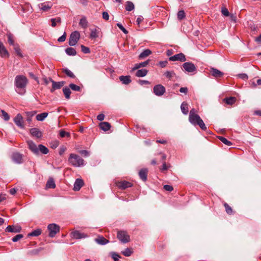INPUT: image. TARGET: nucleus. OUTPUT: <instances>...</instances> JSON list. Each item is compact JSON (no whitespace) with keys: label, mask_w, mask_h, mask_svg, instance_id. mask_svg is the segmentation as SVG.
Masks as SVG:
<instances>
[{"label":"nucleus","mask_w":261,"mask_h":261,"mask_svg":"<svg viewBox=\"0 0 261 261\" xmlns=\"http://www.w3.org/2000/svg\"><path fill=\"white\" fill-rule=\"evenodd\" d=\"M47 229L49 230V236L51 238L54 237L56 234L60 231V226L56 224H50L47 226Z\"/></svg>","instance_id":"5"},{"label":"nucleus","mask_w":261,"mask_h":261,"mask_svg":"<svg viewBox=\"0 0 261 261\" xmlns=\"http://www.w3.org/2000/svg\"><path fill=\"white\" fill-rule=\"evenodd\" d=\"M51 22V25L52 27H55L57 26V23H61V18L60 17L53 18L50 19Z\"/></svg>","instance_id":"36"},{"label":"nucleus","mask_w":261,"mask_h":261,"mask_svg":"<svg viewBox=\"0 0 261 261\" xmlns=\"http://www.w3.org/2000/svg\"><path fill=\"white\" fill-rule=\"evenodd\" d=\"M28 83V80L23 75H18L15 77V90L19 95H24L26 92L25 88Z\"/></svg>","instance_id":"1"},{"label":"nucleus","mask_w":261,"mask_h":261,"mask_svg":"<svg viewBox=\"0 0 261 261\" xmlns=\"http://www.w3.org/2000/svg\"><path fill=\"white\" fill-rule=\"evenodd\" d=\"M169 60L172 61H179L185 62L186 60L185 56L182 53L176 54L169 58Z\"/></svg>","instance_id":"12"},{"label":"nucleus","mask_w":261,"mask_h":261,"mask_svg":"<svg viewBox=\"0 0 261 261\" xmlns=\"http://www.w3.org/2000/svg\"><path fill=\"white\" fill-rule=\"evenodd\" d=\"M23 236L22 234H17L16 236L12 238V241L14 242H16L20 239L23 238Z\"/></svg>","instance_id":"55"},{"label":"nucleus","mask_w":261,"mask_h":261,"mask_svg":"<svg viewBox=\"0 0 261 261\" xmlns=\"http://www.w3.org/2000/svg\"><path fill=\"white\" fill-rule=\"evenodd\" d=\"M135 8V6L134 4L130 1H127L125 5V9L127 11H131L133 10Z\"/></svg>","instance_id":"38"},{"label":"nucleus","mask_w":261,"mask_h":261,"mask_svg":"<svg viewBox=\"0 0 261 261\" xmlns=\"http://www.w3.org/2000/svg\"><path fill=\"white\" fill-rule=\"evenodd\" d=\"M180 109H181L182 113L184 114H185V115L188 114L189 110H188V104L186 102H183L181 103V106H180Z\"/></svg>","instance_id":"33"},{"label":"nucleus","mask_w":261,"mask_h":261,"mask_svg":"<svg viewBox=\"0 0 261 261\" xmlns=\"http://www.w3.org/2000/svg\"><path fill=\"white\" fill-rule=\"evenodd\" d=\"M133 252L130 249L127 248L122 251V254L125 256H129L132 254Z\"/></svg>","instance_id":"45"},{"label":"nucleus","mask_w":261,"mask_h":261,"mask_svg":"<svg viewBox=\"0 0 261 261\" xmlns=\"http://www.w3.org/2000/svg\"><path fill=\"white\" fill-rule=\"evenodd\" d=\"M149 60H146L144 62H141L139 63L135 64L134 65V67L132 68V71L136 70L137 69H138L139 68L141 67H146L149 63Z\"/></svg>","instance_id":"23"},{"label":"nucleus","mask_w":261,"mask_h":261,"mask_svg":"<svg viewBox=\"0 0 261 261\" xmlns=\"http://www.w3.org/2000/svg\"><path fill=\"white\" fill-rule=\"evenodd\" d=\"M200 119L201 118L197 114L193 115L191 117H189V120L190 123L194 125H196L197 122H198Z\"/></svg>","instance_id":"29"},{"label":"nucleus","mask_w":261,"mask_h":261,"mask_svg":"<svg viewBox=\"0 0 261 261\" xmlns=\"http://www.w3.org/2000/svg\"><path fill=\"white\" fill-rule=\"evenodd\" d=\"M153 90L154 94L158 96H162L166 91L165 88L161 84L154 86Z\"/></svg>","instance_id":"7"},{"label":"nucleus","mask_w":261,"mask_h":261,"mask_svg":"<svg viewBox=\"0 0 261 261\" xmlns=\"http://www.w3.org/2000/svg\"><path fill=\"white\" fill-rule=\"evenodd\" d=\"M39 151L42 154H46L48 153L49 150L45 146L42 144H39L38 145V153L39 152Z\"/></svg>","instance_id":"31"},{"label":"nucleus","mask_w":261,"mask_h":261,"mask_svg":"<svg viewBox=\"0 0 261 261\" xmlns=\"http://www.w3.org/2000/svg\"><path fill=\"white\" fill-rule=\"evenodd\" d=\"M41 233V230L40 229H37L28 234V237H37L39 236Z\"/></svg>","instance_id":"41"},{"label":"nucleus","mask_w":261,"mask_h":261,"mask_svg":"<svg viewBox=\"0 0 261 261\" xmlns=\"http://www.w3.org/2000/svg\"><path fill=\"white\" fill-rule=\"evenodd\" d=\"M48 116V113L44 112L41 114H38L36 118L38 121H43Z\"/></svg>","instance_id":"32"},{"label":"nucleus","mask_w":261,"mask_h":261,"mask_svg":"<svg viewBox=\"0 0 261 261\" xmlns=\"http://www.w3.org/2000/svg\"><path fill=\"white\" fill-rule=\"evenodd\" d=\"M42 250L41 248L34 249L29 251L28 254L30 255H36L39 254V253Z\"/></svg>","instance_id":"42"},{"label":"nucleus","mask_w":261,"mask_h":261,"mask_svg":"<svg viewBox=\"0 0 261 261\" xmlns=\"http://www.w3.org/2000/svg\"><path fill=\"white\" fill-rule=\"evenodd\" d=\"M102 18L106 20H108L109 19V15L107 12H103Z\"/></svg>","instance_id":"61"},{"label":"nucleus","mask_w":261,"mask_h":261,"mask_svg":"<svg viewBox=\"0 0 261 261\" xmlns=\"http://www.w3.org/2000/svg\"><path fill=\"white\" fill-rule=\"evenodd\" d=\"M9 56V54L2 42H0V56L6 57Z\"/></svg>","instance_id":"25"},{"label":"nucleus","mask_w":261,"mask_h":261,"mask_svg":"<svg viewBox=\"0 0 261 261\" xmlns=\"http://www.w3.org/2000/svg\"><path fill=\"white\" fill-rule=\"evenodd\" d=\"M164 75L167 77L169 79H172L173 77H174L175 75V73L174 72L173 70H170V71H166Z\"/></svg>","instance_id":"43"},{"label":"nucleus","mask_w":261,"mask_h":261,"mask_svg":"<svg viewBox=\"0 0 261 261\" xmlns=\"http://www.w3.org/2000/svg\"><path fill=\"white\" fill-rule=\"evenodd\" d=\"M185 17V13L184 10H180L177 13V18L179 20H182Z\"/></svg>","instance_id":"51"},{"label":"nucleus","mask_w":261,"mask_h":261,"mask_svg":"<svg viewBox=\"0 0 261 261\" xmlns=\"http://www.w3.org/2000/svg\"><path fill=\"white\" fill-rule=\"evenodd\" d=\"M99 127L103 131H108L111 128V125L109 122H101L99 124Z\"/></svg>","instance_id":"28"},{"label":"nucleus","mask_w":261,"mask_h":261,"mask_svg":"<svg viewBox=\"0 0 261 261\" xmlns=\"http://www.w3.org/2000/svg\"><path fill=\"white\" fill-rule=\"evenodd\" d=\"M68 161L70 164L75 167L84 166L85 165L84 160L79 155L74 153L70 154Z\"/></svg>","instance_id":"2"},{"label":"nucleus","mask_w":261,"mask_h":261,"mask_svg":"<svg viewBox=\"0 0 261 261\" xmlns=\"http://www.w3.org/2000/svg\"><path fill=\"white\" fill-rule=\"evenodd\" d=\"M28 145L29 148L36 155L38 154V146H37L36 144L32 140L28 141Z\"/></svg>","instance_id":"13"},{"label":"nucleus","mask_w":261,"mask_h":261,"mask_svg":"<svg viewBox=\"0 0 261 261\" xmlns=\"http://www.w3.org/2000/svg\"><path fill=\"white\" fill-rule=\"evenodd\" d=\"M64 72L69 77L71 78H74L75 75L69 69L66 68L63 69Z\"/></svg>","instance_id":"47"},{"label":"nucleus","mask_w":261,"mask_h":261,"mask_svg":"<svg viewBox=\"0 0 261 261\" xmlns=\"http://www.w3.org/2000/svg\"><path fill=\"white\" fill-rule=\"evenodd\" d=\"M218 138L222 142H223L225 145H227L228 146L232 145V143L230 141H228L226 138L220 136Z\"/></svg>","instance_id":"44"},{"label":"nucleus","mask_w":261,"mask_h":261,"mask_svg":"<svg viewBox=\"0 0 261 261\" xmlns=\"http://www.w3.org/2000/svg\"><path fill=\"white\" fill-rule=\"evenodd\" d=\"M36 113V111L26 112L25 114L27 116V121L29 123L31 122L32 121V118Z\"/></svg>","instance_id":"37"},{"label":"nucleus","mask_w":261,"mask_h":261,"mask_svg":"<svg viewBox=\"0 0 261 261\" xmlns=\"http://www.w3.org/2000/svg\"><path fill=\"white\" fill-rule=\"evenodd\" d=\"M224 100L227 105H232L236 101V98L234 97H229L225 98Z\"/></svg>","instance_id":"39"},{"label":"nucleus","mask_w":261,"mask_h":261,"mask_svg":"<svg viewBox=\"0 0 261 261\" xmlns=\"http://www.w3.org/2000/svg\"><path fill=\"white\" fill-rule=\"evenodd\" d=\"M79 25L83 29H86L88 27V22L86 16H82L80 20Z\"/></svg>","instance_id":"20"},{"label":"nucleus","mask_w":261,"mask_h":261,"mask_svg":"<svg viewBox=\"0 0 261 261\" xmlns=\"http://www.w3.org/2000/svg\"><path fill=\"white\" fill-rule=\"evenodd\" d=\"M211 73L213 76L216 77H220L223 75V73L221 71L213 68H212L211 70Z\"/></svg>","instance_id":"27"},{"label":"nucleus","mask_w":261,"mask_h":261,"mask_svg":"<svg viewBox=\"0 0 261 261\" xmlns=\"http://www.w3.org/2000/svg\"><path fill=\"white\" fill-rule=\"evenodd\" d=\"M52 83V88L50 90L51 92H53L55 90L61 88L65 84L64 81L55 82L52 79L49 80Z\"/></svg>","instance_id":"10"},{"label":"nucleus","mask_w":261,"mask_h":261,"mask_svg":"<svg viewBox=\"0 0 261 261\" xmlns=\"http://www.w3.org/2000/svg\"><path fill=\"white\" fill-rule=\"evenodd\" d=\"M60 136L62 138L65 137L66 136L69 137L70 134L69 133H67V132L63 130H61L60 132Z\"/></svg>","instance_id":"58"},{"label":"nucleus","mask_w":261,"mask_h":261,"mask_svg":"<svg viewBox=\"0 0 261 261\" xmlns=\"http://www.w3.org/2000/svg\"><path fill=\"white\" fill-rule=\"evenodd\" d=\"M30 134L37 138H40L42 134L38 128H32L30 130Z\"/></svg>","instance_id":"16"},{"label":"nucleus","mask_w":261,"mask_h":261,"mask_svg":"<svg viewBox=\"0 0 261 261\" xmlns=\"http://www.w3.org/2000/svg\"><path fill=\"white\" fill-rule=\"evenodd\" d=\"M224 205V207L225 208V210H226V213L228 214H229V215L232 214V210L229 206V205L227 203H225Z\"/></svg>","instance_id":"49"},{"label":"nucleus","mask_w":261,"mask_h":261,"mask_svg":"<svg viewBox=\"0 0 261 261\" xmlns=\"http://www.w3.org/2000/svg\"><path fill=\"white\" fill-rule=\"evenodd\" d=\"M81 50H82V51L84 53V54H88V53H90V49L88 47H86L83 45H82L81 46Z\"/></svg>","instance_id":"54"},{"label":"nucleus","mask_w":261,"mask_h":261,"mask_svg":"<svg viewBox=\"0 0 261 261\" xmlns=\"http://www.w3.org/2000/svg\"><path fill=\"white\" fill-rule=\"evenodd\" d=\"M15 124L21 129L24 128V120L22 115L19 113L14 118Z\"/></svg>","instance_id":"8"},{"label":"nucleus","mask_w":261,"mask_h":261,"mask_svg":"<svg viewBox=\"0 0 261 261\" xmlns=\"http://www.w3.org/2000/svg\"><path fill=\"white\" fill-rule=\"evenodd\" d=\"M95 241L99 245H104L109 243V240L105 239L102 236H98L97 238L95 239Z\"/></svg>","instance_id":"22"},{"label":"nucleus","mask_w":261,"mask_h":261,"mask_svg":"<svg viewBox=\"0 0 261 261\" xmlns=\"http://www.w3.org/2000/svg\"><path fill=\"white\" fill-rule=\"evenodd\" d=\"M138 82L140 85H143L145 84H150L149 82L148 81H146V80H140L138 81Z\"/></svg>","instance_id":"62"},{"label":"nucleus","mask_w":261,"mask_h":261,"mask_svg":"<svg viewBox=\"0 0 261 261\" xmlns=\"http://www.w3.org/2000/svg\"><path fill=\"white\" fill-rule=\"evenodd\" d=\"M80 153L84 155L85 157L89 156V152L86 150H81L79 151Z\"/></svg>","instance_id":"59"},{"label":"nucleus","mask_w":261,"mask_h":261,"mask_svg":"<svg viewBox=\"0 0 261 261\" xmlns=\"http://www.w3.org/2000/svg\"><path fill=\"white\" fill-rule=\"evenodd\" d=\"M2 115L4 117V119L6 121H8L10 119V116L9 114L6 112L4 110H2Z\"/></svg>","instance_id":"56"},{"label":"nucleus","mask_w":261,"mask_h":261,"mask_svg":"<svg viewBox=\"0 0 261 261\" xmlns=\"http://www.w3.org/2000/svg\"><path fill=\"white\" fill-rule=\"evenodd\" d=\"M118 188L121 189H125L127 188L132 187V185L130 182L126 181H122L119 182L117 184Z\"/></svg>","instance_id":"19"},{"label":"nucleus","mask_w":261,"mask_h":261,"mask_svg":"<svg viewBox=\"0 0 261 261\" xmlns=\"http://www.w3.org/2000/svg\"><path fill=\"white\" fill-rule=\"evenodd\" d=\"M148 170L146 168H143L140 170L139 175L140 178L144 181L147 179Z\"/></svg>","instance_id":"21"},{"label":"nucleus","mask_w":261,"mask_h":261,"mask_svg":"<svg viewBox=\"0 0 261 261\" xmlns=\"http://www.w3.org/2000/svg\"><path fill=\"white\" fill-rule=\"evenodd\" d=\"M70 88H71L73 91H80L81 90V88L80 86L76 85L74 84H70L69 85Z\"/></svg>","instance_id":"48"},{"label":"nucleus","mask_w":261,"mask_h":261,"mask_svg":"<svg viewBox=\"0 0 261 261\" xmlns=\"http://www.w3.org/2000/svg\"><path fill=\"white\" fill-rule=\"evenodd\" d=\"M46 187L47 188L54 189L56 187V184L54 180L52 178H50L47 181Z\"/></svg>","instance_id":"35"},{"label":"nucleus","mask_w":261,"mask_h":261,"mask_svg":"<svg viewBox=\"0 0 261 261\" xmlns=\"http://www.w3.org/2000/svg\"><path fill=\"white\" fill-rule=\"evenodd\" d=\"M164 189L167 191H169V192H171L172 191H173V188L172 187V186H170V185H165L164 186Z\"/></svg>","instance_id":"60"},{"label":"nucleus","mask_w":261,"mask_h":261,"mask_svg":"<svg viewBox=\"0 0 261 261\" xmlns=\"http://www.w3.org/2000/svg\"><path fill=\"white\" fill-rule=\"evenodd\" d=\"M152 53L151 51L149 49L144 50L139 56L138 58L142 60L149 56Z\"/></svg>","instance_id":"24"},{"label":"nucleus","mask_w":261,"mask_h":261,"mask_svg":"<svg viewBox=\"0 0 261 261\" xmlns=\"http://www.w3.org/2000/svg\"><path fill=\"white\" fill-rule=\"evenodd\" d=\"M63 92L65 95L66 99H69L70 98L71 91L70 88L65 87L63 89Z\"/></svg>","instance_id":"40"},{"label":"nucleus","mask_w":261,"mask_h":261,"mask_svg":"<svg viewBox=\"0 0 261 261\" xmlns=\"http://www.w3.org/2000/svg\"><path fill=\"white\" fill-rule=\"evenodd\" d=\"M65 53L68 56H74L76 55L75 49L72 47H68L65 49Z\"/></svg>","instance_id":"34"},{"label":"nucleus","mask_w":261,"mask_h":261,"mask_svg":"<svg viewBox=\"0 0 261 261\" xmlns=\"http://www.w3.org/2000/svg\"><path fill=\"white\" fill-rule=\"evenodd\" d=\"M83 184L84 182L82 179L80 178L76 179L74 184L73 190L75 191H79L83 186Z\"/></svg>","instance_id":"18"},{"label":"nucleus","mask_w":261,"mask_h":261,"mask_svg":"<svg viewBox=\"0 0 261 261\" xmlns=\"http://www.w3.org/2000/svg\"><path fill=\"white\" fill-rule=\"evenodd\" d=\"M118 239L123 243L129 241V236L125 231H119L117 233Z\"/></svg>","instance_id":"6"},{"label":"nucleus","mask_w":261,"mask_h":261,"mask_svg":"<svg viewBox=\"0 0 261 261\" xmlns=\"http://www.w3.org/2000/svg\"><path fill=\"white\" fill-rule=\"evenodd\" d=\"M182 68L187 73H190L191 74H194L197 70L195 65L191 62H185L182 64Z\"/></svg>","instance_id":"3"},{"label":"nucleus","mask_w":261,"mask_h":261,"mask_svg":"<svg viewBox=\"0 0 261 261\" xmlns=\"http://www.w3.org/2000/svg\"><path fill=\"white\" fill-rule=\"evenodd\" d=\"M8 42L11 45H14V41L13 39V38L11 35H9L8 36Z\"/></svg>","instance_id":"63"},{"label":"nucleus","mask_w":261,"mask_h":261,"mask_svg":"<svg viewBox=\"0 0 261 261\" xmlns=\"http://www.w3.org/2000/svg\"><path fill=\"white\" fill-rule=\"evenodd\" d=\"M38 6L40 10H42L44 11H46L51 8L52 5L50 4L49 2H46L43 3L39 4Z\"/></svg>","instance_id":"15"},{"label":"nucleus","mask_w":261,"mask_h":261,"mask_svg":"<svg viewBox=\"0 0 261 261\" xmlns=\"http://www.w3.org/2000/svg\"><path fill=\"white\" fill-rule=\"evenodd\" d=\"M119 80L122 83V84H125V85H128L132 81V80L130 79V76L129 75H126V76L121 75L119 77Z\"/></svg>","instance_id":"26"},{"label":"nucleus","mask_w":261,"mask_h":261,"mask_svg":"<svg viewBox=\"0 0 261 261\" xmlns=\"http://www.w3.org/2000/svg\"><path fill=\"white\" fill-rule=\"evenodd\" d=\"M117 26L119 28V29L122 31L124 34H127L128 33V31L124 28L123 25L120 23H117Z\"/></svg>","instance_id":"53"},{"label":"nucleus","mask_w":261,"mask_h":261,"mask_svg":"<svg viewBox=\"0 0 261 261\" xmlns=\"http://www.w3.org/2000/svg\"><path fill=\"white\" fill-rule=\"evenodd\" d=\"M196 125H198L202 130H205L206 129V127L201 119H200L198 122H197Z\"/></svg>","instance_id":"46"},{"label":"nucleus","mask_w":261,"mask_h":261,"mask_svg":"<svg viewBox=\"0 0 261 261\" xmlns=\"http://www.w3.org/2000/svg\"><path fill=\"white\" fill-rule=\"evenodd\" d=\"M111 257L114 259V261H118L119 259L120 258V255L116 253V252H112L111 253Z\"/></svg>","instance_id":"50"},{"label":"nucleus","mask_w":261,"mask_h":261,"mask_svg":"<svg viewBox=\"0 0 261 261\" xmlns=\"http://www.w3.org/2000/svg\"><path fill=\"white\" fill-rule=\"evenodd\" d=\"M21 227L19 225H9L8 226L5 231L9 232L17 233L20 232Z\"/></svg>","instance_id":"11"},{"label":"nucleus","mask_w":261,"mask_h":261,"mask_svg":"<svg viewBox=\"0 0 261 261\" xmlns=\"http://www.w3.org/2000/svg\"><path fill=\"white\" fill-rule=\"evenodd\" d=\"M11 159L13 162L17 164L23 163L22 154L18 152H13L11 155Z\"/></svg>","instance_id":"9"},{"label":"nucleus","mask_w":261,"mask_h":261,"mask_svg":"<svg viewBox=\"0 0 261 261\" xmlns=\"http://www.w3.org/2000/svg\"><path fill=\"white\" fill-rule=\"evenodd\" d=\"M148 72V70L145 69H138L136 72V76L137 77H144Z\"/></svg>","instance_id":"30"},{"label":"nucleus","mask_w":261,"mask_h":261,"mask_svg":"<svg viewBox=\"0 0 261 261\" xmlns=\"http://www.w3.org/2000/svg\"><path fill=\"white\" fill-rule=\"evenodd\" d=\"M91 33L90 34V38L91 39H95L98 37V34L100 32L99 28H94L90 29Z\"/></svg>","instance_id":"17"},{"label":"nucleus","mask_w":261,"mask_h":261,"mask_svg":"<svg viewBox=\"0 0 261 261\" xmlns=\"http://www.w3.org/2000/svg\"><path fill=\"white\" fill-rule=\"evenodd\" d=\"M80 38V33L77 31L73 32L70 36L69 40V45L70 46H74L77 43Z\"/></svg>","instance_id":"4"},{"label":"nucleus","mask_w":261,"mask_h":261,"mask_svg":"<svg viewBox=\"0 0 261 261\" xmlns=\"http://www.w3.org/2000/svg\"><path fill=\"white\" fill-rule=\"evenodd\" d=\"M239 77L242 79L243 80H247L248 79V75L245 73H242L239 74Z\"/></svg>","instance_id":"64"},{"label":"nucleus","mask_w":261,"mask_h":261,"mask_svg":"<svg viewBox=\"0 0 261 261\" xmlns=\"http://www.w3.org/2000/svg\"><path fill=\"white\" fill-rule=\"evenodd\" d=\"M222 14L225 16H228L230 15V13L228 10V9L226 7H222L221 9Z\"/></svg>","instance_id":"52"},{"label":"nucleus","mask_w":261,"mask_h":261,"mask_svg":"<svg viewBox=\"0 0 261 261\" xmlns=\"http://www.w3.org/2000/svg\"><path fill=\"white\" fill-rule=\"evenodd\" d=\"M66 38V32H64V34L58 38V41L60 42H63L65 41Z\"/></svg>","instance_id":"57"},{"label":"nucleus","mask_w":261,"mask_h":261,"mask_svg":"<svg viewBox=\"0 0 261 261\" xmlns=\"http://www.w3.org/2000/svg\"><path fill=\"white\" fill-rule=\"evenodd\" d=\"M71 236L72 238L75 239H80L86 237V236L84 233H81L78 230H75L74 231H72L71 233Z\"/></svg>","instance_id":"14"}]
</instances>
